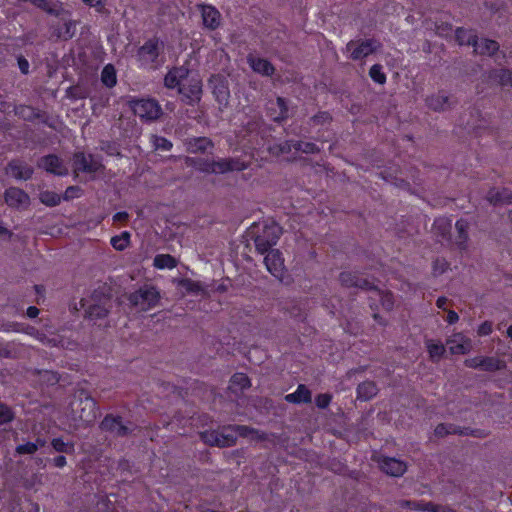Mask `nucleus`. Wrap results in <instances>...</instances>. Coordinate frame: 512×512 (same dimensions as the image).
<instances>
[{
    "mask_svg": "<svg viewBox=\"0 0 512 512\" xmlns=\"http://www.w3.org/2000/svg\"><path fill=\"white\" fill-rule=\"evenodd\" d=\"M185 164L200 172L212 174L213 160L200 157H186Z\"/></svg>",
    "mask_w": 512,
    "mask_h": 512,
    "instance_id": "33",
    "label": "nucleus"
},
{
    "mask_svg": "<svg viewBox=\"0 0 512 512\" xmlns=\"http://www.w3.org/2000/svg\"><path fill=\"white\" fill-rule=\"evenodd\" d=\"M153 145L155 149L169 151L172 149L173 144L170 140L162 136H153Z\"/></svg>",
    "mask_w": 512,
    "mask_h": 512,
    "instance_id": "58",
    "label": "nucleus"
},
{
    "mask_svg": "<svg viewBox=\"0 0 512 512\" xmlns=\"http://www.w3.org/2000/svg\"><path fill=\"white\" fill-rule=\"evenodd\" d=\"M186 152L190 154H212L215 147L213 140L209 137H189L183 142Z\"/></svg>",
    "mask_w": 512,
    "mask_h": 512,
    "instance_id": "11",
    "label": "nucleus"
},
{
    "mask_svg": "<svg viewBox=\"0 0 512 512\" xmlns=\"http://www.w3.org/2000/svg\"><path fill=\"white\" fill-rule=\"evenodd\" d=\"M455 228L457 230V237L455 244L460 250H466L468 245V229L469 222L466 219L460 218L455 223Z\"/></svg>",
    "mask_w": 512,
    "mask_h": 512,
    "instance_id": "27",
    "label": "nucleus"
},
{
    "mask_svg": "<svg viewBox=\"0 0 512 512\" xmlns=\"http://www.w3.org/2000/svg\"><path fill=\"white\" fill-rule=\"evenodd\" d=\"M101 430L110 432L119 437H125L131 434L132 429L122 422L119 415L107 414L100 423Z\"/></svg>",
    "mask_w": 512,
    "mask_h": 512,
    "instance_id": "9",
    "label": "nucleus"
},
{
    "mask_svg": "<svg viewBox=\"0 0 512 512\" xmlns=\"http://www.w3.org/2000/svg\"><path fill=\"white\" fill-rule=\"evenodd\" d=\"M249 234L254 238L256 250L260 254H266L276 245L281 234V228L276 224H264L260 232V225L254 223L249 228Z\"/></svg>",
    "mask_w": 512,
    "mask_h": 512,
    "instance_id": "2",
    "label": "nucleus"
},
{
    "mask_svg": "<svg viewBox=\"0 0 512 512\" xmlns=\"http://www.w3.org/2000/svg\"><path fill=\"white\" fill-rule=\"evenodd\" d=\"M401 507L426 512H456L455 510L448 506L438 505L432 502L415 500H403L401 501Z\"/></svg>",
    "mask_w": 512,
    "mask_h": 512,
    "instance_id": "21",
    "label": "nucleus"
},
{
    "mask_svg": "<svg viewBox=\"0 0 512 512\" xmlns=\"http://www.w3.org/2000/svg\"><path fill=\"white\" fill-rule=\"evenodd\" d=\"M427 105L430 109L434 111H445L450 108L451 104L449 102V96L446 94L439 92L436 95H432L427 98Z\"/></svg>",
    "mask_w": 512,
    "mask_h": 512,
    "instance_id": "31",
    "label": "nucleus"
},
{
    "mask_svg": "<svg viewBox=\"0 0 512 512\" xmlns=\"http://www.w3.org/2000/svg\"><path fill=\"white\" fill-rule=\"evenodd\" d=\"M229 429L235 433L236 436L248 437L256 432V429L246 425H229Z\"/></svg>",
    "mask_w": 512,
    "mask_h": 512,
    "instance_id": "56",
    "label": "nucleus"
},
{
    "mask_svg": "<svg viewBox=\"0 0 512 512\" xmlns=\"http://www.w3.org/2000/svg\"><path fill=\"white\" fill-rule=\"evenodd\" d=\"M67 95H68V97H70L72 99H84V98H86V92L82 88H80L78 86L70 87L67 90Z\"/></svg>",
    "mask_w": 512,
    "mask_h": 512,
    "instance_id": "61",
    "label": "nucleus"
},
{
    "mask_svg": "<svg viewBox=\"0 0 512 512\" xmlns=\"http://www.w3.org/2000/svg\"><path fill=\"white\" fill-rule=\"evenodd\" d=\"M376 41L373 39L350 41L347 50L351 51V59L360 60L376 51Z\"/></svg>",
    "mask_w": 512,
    "mask_h": 512,
    "instance_id": "14",
    "label": "nucleus"
},
{
    "mask_svg": "<svg viewBox=\"0 0 512 512\" xmlns=\"http://www.w3.org/2000/svg\"><path fill=\"white\" fill-rule=\"evenodd\" d=\"M500 48V45L497 41L492 39L484 38L481 40V43L477 47H475V50L480 55H487V56H493L495 55Z\"/></svg>",
    "mask_w": 512,
    "mask_h": 512,
    "instance_id": "39",
    "label": "nucleus"
},
{
    "mask_svg": "<svg viewBox=\"0 0 512 512\" xmlns=\"http://www.w3.org/2000/svg\"><path fill=\"white\" fill-rule=\"evenodd\" d=\"M426 347L429 357L433 362H438L446 351L445 346L441 342H434L433 340H427Z\"/></svg>",
    "mask_w": 512,
    "mask_h": 512,
    "instance_id": "41",
    "label": "nucleus"
},
{
    "mask_svg": "<svg viewBox=\"0 0 512 512\" xmlns=\"http://www.w3.org/2000/svg\"><path fill=\"white\" fill-rule=\"evenodd\" d=\"M129 303L142 311H149L160 301V292L153 285H144L128 296Z\"/></svg>",
    "mask_w": 512,
    "mask_h": 512,
    "instance_id": "5",
    "label": "nucleus"
},
{
    "mask_svg": "<svg viewBox=\"0 0 512 512\" xmlns=\"http://www.w3.org/2000/svg\"><path fill=\"white\" fill-rule=\"evenodd\" d=\"M128 104L133 113L146 122L157 121L163 114L159 102L153 98H133Z\"/></svg>",
    "mask_w": 512,
    "mask_h": 512,
    "instance_id": "4",
    "label": "nucleus"
},
{
    "mask_svg": "<svg viewBox=\"0 0 512 512\" xmlns=\"http://www.w3.org/2000/svg\"><path fill=\"white\" fill-rule=\"evenodd\" d=\"M369 75L378 84H384L386 82V75L382 71V66L380 64H374L370 70Z\"/></svg>",
    "mask_w": 512,
    "mask_h": 512,
    "instance_id": "50",
    "label": "nucleus"
},
{
    "mask_svg": "<svg viewBox=\"0 0 512 512\" xmlns=\"http://www.w3.org/2000/svg\"><path fill=\"white\" fill-rule=\"evenodd\" d=\"M482 356L468 358L464 361V365L468 368L480 369Z\"/></svg>",
    "mask_w": 512,
    "mask_h": 512,
    "instance_id": "64",
    "label": "nucleus"
},
{
    "mask_svg": "<svg viewBox=\"0 0 512 512\" xmlns=\"http://www.w3.org/2000/svg\"><path fill=\"white\" fill-rule=\"evenodd\" d=\"M105 169L102 159L93 154L77 151L72 156V171L75 177H80L81 174H85L94 179L103 175Z\"/></svg>",
    "mask_w": 512,
    "mask_h": 512,
    "instance_id": "1",
    "label": "nucleus"
},
{
    "mask_svg": "<svg viewBox=\"0 0 512 512\" xmlns=\"http://www.w3.org/2000/svg\"><path fill=\"white\" fill-rule=\"evenodd\" d=\"M264 264L274 277L281 279L284 273V259L279 250L272 249L267 252L264 257Z\"/></svg>",
    "mask_w": 512,
    "mask_h": 512,
    "instance_id": "15",
    "label": "nucleus"
},
{
    "mask_svg": "<svg viewBox=\"0 0 512 512\" xmlns=\"http://www.w3.org/2000/svg\"><path fill=\"white\" fill-rule=\"evenodd\" d=\"M340 283L345 287H355L362 290L370 291L374 289V284L368 279L361 278L354 272L344 271L339 276Z\"/></svg>",
    "mask_w": 512,
    "mask_h": 512,
    "instance_id": "20",
    "label": "nucleus"
},
{
    "mask_svg": "<svg viewBox=\"0 0 512 512\" xmlns=\"http://www.w3.org/2000/svg\"><path fill=\"white\" fill-rule=\"evenodd\" d=\"M101 81L105 86L109 88H112L116 85V70L113 65L108 64L103 68L101 72Z\"/></svg>",
    "mask_w": 512,
    "mask_h": 512,
    "instance_id": "43",
    "label": "nucleus"
},
{
    "mask_svg": "<svg viewBox=\"0 0 512 512\" xmlns=\"http://www.w3.org/2000/svg\"><path fill=\"white\" fill-rule=\"evenodd\" d=\"M177 259L170 254H157L153 259V266L156 269H174L177 267Z\"/></svg>",
    "mask_w": 512,
    "mask_h": 512,
    "instance_id": "34",
    "label": "nucleus"
},
{
    "mask_svg": "<svg viewBox=\"0 0 512 512\" xmlns=\"http://www.w3.org/2000/svg\"><path fill=\"white\" fill-rule=\"evenodd\" d=\"M8 206L21 209L29 204V194H0Z\"/></svg>",
    "mask_w": 512,
    "mask_h": 512,
    "instance_id": "36",
    "label": "nucleus"
},
{
    "mask_svg": "<svg viewBox=\"0 0 512 512\" xmlns=\"http://www.w3.org/2000/svg\"><path fill=\"white\" fill-rule=\"evenodd\" d=\"M101 430L110 432L119 437H125L131 434L132 429L122 422L119 415L107 414L100 423Z\"/></svg>",
    "mask_w": 512,
    "mask_h": 512,
    "instance_id": "10",
    "label": "nucleus"
},
{
    "mask_svg": "<svg viewBox=\"0 0 512 512\" xmlns=\"http://www.w3.org/2000/svg\"><path fill=\"white\" fill-rule=\"evenodd\" d=\"M332 120L333 117L328 111H320L310 119V121L316 126L329 124Z\"/></svg>",
    "mask_w": 512,
    "mask_h": 512,
    "instance_id": "51",
    "label": "nucleus"
},
{
    "mask_svg": "<svg viewBox=\"0 0 512 512\" xmlns=\"http://www.w3.org/2000/svg\"><path fill=\"white\" fill-rule=\"evenodd\" d=\"M219 432V447H231L236 444L237 436L229 429V425L224 426Z\"/></svg>",
    "mask_w": 512,
    "mask_h": 512,
    "instance_id": "42",
    "label": "nucleus"
},
{
    "mask_svg": "<svg viewBox=\"0 0 512 512\" xmlns=\"http://www.w3.org/2000/svg\"><path fill=\"white\" fill-rule=\"evenodd\" d=\"M190 70L187 66H174L164 77V86L168 89H179L182 86V81L188 79Z\"/></svg>",
    "mask_w": 512,
    "mask_h": 512,
    "instance_id": "16",
    "label": "nucleus"
},
{
    "mask_svg": "<svg viewBox=\"0 0 512 512\" xmlns=\"http://www.w3.org/2000/svg\"><path fill=\"white\" fill-rule=\"evenodd\" d=\"M264 125V120L261 116H254L250 118L244 125L243 130L246 135H251L254 133H258L261 127Z\"/></svg>",
    "mask_w": 512,
    "mask_h": 512,
    "instance_id": "46",
    "label": "nucleus"
},
{
    "mask_svg": "<svg viewBox=\"0 0 512 512\" xmlns=\"http://www.w3.org/2000/svg\"><path fill=\"white\" fill-rule=\"evenodd\" d=\"M100 149L110 156H121L119 146L115 142L102 141Z\"/></svg>",
    "mask_w": 512,
    "mask_h": 512,
    "instance_id": "57",
    "label": "nucleus"
},
{
    "mask_svg": "<svg viewBox=\"0 0 512 512\" xmlns=\"http://www.w3.org/2000/svg\"><path fill=\"white\" fill-rule=\"evenodd\" d=\"M50 445L55 452L66 455H74L76 451L75 442L72 440L64 441L63 437L53 438Z\"/></svg>",
    "mask_w": 512,
    "mask_h": 512,
    "instance_id": "32",
    "label": "nucleus"
},
{
    "mask_svg": "<svg viewBox=\"0 0 512 512\" xmlns=\"http://www.w3.org/2000/svg\"><path fill=\"white\" fill-rule=\"evenodd\" d=\"M178 93L183 95L189 105L197 104L202 98V81L197 77H188V83L179 86Z\"/></svg>",
    "mask_w": 512,
    "mask_h": 512,
    "instance_id": "7",
    "label": "nucleus"
},
{
    "mask_svg": "<svg viewBox=\"0 0 512 512\" xmlns=\"http://www.w3.org/2000/svg\"><path fill=\"white\" fill-rule=\"evenodd\" d=\"M251 386V380L247 376V374L242 372H237L231 376L230 379V389L235 391L238 389L239 391H244Z\"/></svg>",
    "mask_w": 512,
    "mask_h": 512,
    "instance_id": "38",
    "label": "nucleus"
},
{
    "mask_svg": "<svg viewBox=\"0 0 512 512\" xmlns=\"http://www.w3.org/2000/svg\"><path fill=\"white\" fill-rule=\"evenodd\" d=\"M450 264L445 258H436L432 264V271L435 276L443 274L449 269Z\"/></svg>",
    "mask_w": 512,
    "mask_h": 512,
    "instance_id": "54",
    "label": "nucleus"
},
{
    "mask_svg": "<svg viewBox=\"0 0 512 512\" xmlns=\"http://www.w3.org/2000/svg\"><path fill=\"white\" fill-rule=\"evenodd\" d=\"M77 397L78 400L71 403L72 411L86 424L93 423L99 410L97 402L85 390H80Z\"/></svg>",
    "mask_w": 512,
    "mask_h": 512,
    "instance_id": "3",
    "label": "nucleus"
},
{
    "mask_svg": "<svg viewBox=\"0 0 512 512\" xmlns=\"http://www.w3.org/2000/svg\"><path fill=\"white\" fill-rule=\"evenodd\" d=\"M248 168V163L240 158H220L213 160L212 174H225L229 172H239Z\"/></svg>",
    "mask_w": 512,
    "mask_h": 512,
    "instance_id": "8",
    "label": "nucleus"
},
{
    "mask_svg": "<svg viewBox=\"0 0 512 512\" xmlns=\"http://www.w3.org/2000/svg\"><path fill=\"white\" fill-rule=\"evenodd\" d=\"M357 398L361 401H369L378 393V387L374 381H364L357 386Z\"/></svg>",
    "mask_w": 512,
    "mask_h": 512,
    "instance_id": "30",
    "label": "nucleus"
},
{
    "mask_svg": "<svg viewBox=\"0 0 512 512\" xmlns=\"http://www.w3.org/2000/svg\"><path fill=\"white\" fill-rule=\"evenodd\" d=\"M492 323L490 321H484L481 323L477 329V333L479 336H488L492 333Z\"/></svg>",
    "mask_w": 512,
    "mask_h": 512,
    "instance_id": "62",
    "label": "nucleus"
},
{
    "mask_svg": "<svg viewBox=\"0 0 512 512\" xmlns=\"http://www.w3.org/2000/svg\"><path fill=\"white\" fill-rule=\"evenodd\" d=\"M379 467L384 473L393 477H400L407 470L406 463L394 457H384L380 460Z\"/></svg>",
    "mask_w": 512,
    "mask_h": 512,
    "instance_id": "22",
    "label": "nucleus"
},
{
    "mask_svg": "<svg viewBox=\"0 0 512 512\" xmlns=\"http://www.w3.org/2000/svg\"><path fill=\"white\" fill-rule=\"evenodd\" d=\"M180 285L189 293L198 294L202 291L201 283L192 279H182Z\"/></svg>",
    "mask_w": 512,
    "mask_h": 512,
    "instance_id": "52",
    "label": "nucleus"
},
{
    "mask_svg": "<svg viewBox=\"0 0 512 512\" xmlns=\"http://www.w3.org/2000/svg\"><path fill=\"white\" fill-rule=\"evenodd\" d=\"M38 450V445L33 442H26L19 444L15 448V452L18 455H32Z\"/></svg>",
    "mask_w": 512,
    "mask_h": 512,
    "instance_id": "53",
    "label": "nucleus"
},
{
    "mask_svg": "<svg viewBox=\"0 0 512 512\" xmlns=\"http://www.w3.org/2000/svg\"><path fill=\"white\" fill-rule=\"evenodd\" d=\"M209 83L212 85V93L216 100L222 104L227 103L229 99V89L226 80L219 75H213Z\"/></svg>",
    "mask_w": 512,
    "mask_h": 512,
    "instance_id": "23",
    "label": "nucleus"
},
{
    "mask_svg": "<svg viewBox=\"0 0 512 512\" xmlns=\"http://www.w3.org/2000/svg\"><path fill=\"white\" fill-rule=\"evenodd\" d=\"M333 395L331 393H320L315 397V405L319 409H326L332 402Z\"/></svg>",
    "mask_w": 512,
    "mask_h": 512,
    "instance_id": "59",
    "label": "nucleus"
},
{
    "mask_svg": "<svg viewBox=\"0 0 512 512\" xmlns=\"http://www.w3.org/2000/svg\"><path fill=\"white\" fill-rule=\"evenodd\" d=\"M6 175L17 180H28L32 177L34 169L21 159H13L5 168Z\"/></svg>",
    "mask_w": 512,
    "mask_h": 512,
    "instance_id": "12",
    "label": "nucleus"
},
{
    "mask_svg": "<svg viewBox=\"0 0 512 512\" xmlns=\"http://www.w3.org/2000/svg\"><path fill=\"white\" fill-rule=\"evenodd\" d=\"M130 233L123 231L120 235H115L111 238L110 244L117 251L125 250L130 244Z\"/></svg>",
    "mask_w": 512,
    "mask_h": 512,
    "instance_id": "44",
    "label": "nucleus"
},
{
    "mask_svg": "<svg viewBox=\"0 0 512 512\" xmlns=\"http://www.w3.org/2000/svg\"><path fill=\"white\" fill-rule=\"evenodd\" d=\"M285 400L292 404H308L312 401V393L304 384H299L293 393L285 395Z\"/></svg>",
    "mask_w": 512,
    "mask_h": 512,
    "instance_id": "26",
    "label": "nucleus"
},
{
    "mask_svg": "<svg viewBox=\"0 0 512 512\" xmlns=\"http://www.w3.org/2000/svg\"><path fill=\"white\" fill-rule=\"evenodd\" d=\"M15 418L13 409L0 401V426L11 423Z\"/></svg>",
    "mask_w": 512,
    "mask_h": 512,
    "instance_id": "48",
    "label": "nucleus"
},
{
    "mask_svg": "<svg viewBox=\"0 0 512 512\" xmlns=\"http://www.w3.org/2000/svg\"><path fill=\"white\" fill-rule=\"evenodd\" d=\"M276 103H277V106L279 107L280 112H279V115L274 118V121L282 122L288 118V112H289L288 105H287L286 100L283 97H277Z\"/></svg>",
    "mask_w": 512,
    "mask_h": 512,
    "instance_id": "55",
    "label": "nucleus"
},
{
    "mask_svg": "<svg viewBox=\"0 0 512 512\" xmlns=\"http://www.w3.org/2000/svg\"><path fill=\"white\" fill-rule=\"evenodd\" d=\"M38 167L54 175L63 176L68 174V168L63 160L55 155L49 154L38 160Z\"/></svg>",
    "mask_w": 512,
    "mask_h": 512,
    "instance_id": "13",
    "label": "nucleus"
},
{
    "mask_svg": "<svg viewBox=\"0 0 512 512\" xmlns=\"http://www.w3.org/2000/svg\"><path fill=\"white\" fill-rule=\"evenodd\" d=\"M502 367L501 361L492 356H482L480 369L487 372H494L500 370Z\"/></svg>",
    "mask_w": 512,
    "mask_h": 512,
    "instance_id": "45",
    "label": "nucleus"
},
{
    "mask_svg": "<svg viewBox=\"0 0 512 512\" xmlns=\"http://www.w3.org/2000/svg\"><path fill=\"white\" fill-rule=\"evenodd\" d=\"M163 43L157 37L147 40L137 51V56L145 64L157 63Z\"/></svg>",
    "mask_w": 512,
    "mask_h": 512,
    "instance_id": "6",
    "label": "nucleus"
},
{
    "mask_svg": "<svg viewBox=\"0 0 512 512\" xmlns=\"http://www.w3.org/2000/svg\"><path fill=\"white\" fill-rule=\"evenodd\" d=\"M434 433L437 437H444L452 434L459 435H472L479 437L481 436L480 430H475L469 427H460L454 424L440 423L436 426Z\"/></svg>",
    "mask_w": 512,
    "mask_h": 512,
    "instance_id": "18",
    "label": "nucleus"
},
{
    "mask_svg": "<svg viewBox=\"0 0 512 512\" xmlns=\"http://www.w3.org/2000/svg\"><path fill=\"white\" fill-rule=\"evenodd\" d=\"M80 305L85 309V316L90 320L103 319L108 315V309L101 303L88 305V300L81 299Z\"/></svg>",
    "mask_w": 512,
    "mask_h": 512,
    "instance_id": "25",
    "label": "nucleus"
},
{
    "mask_svg": "<svg viewBox=\"0 0 512 512\" xmlns=\"http://www.w3.org/2000/svg\"><path fill=\"white\" fill-rule=\"evenodd\" d=\"M455 37L460 45H467L477 47L478 37L473 34L472 31L464 28H457L455 31Z\"/></svg>",
    "mask_w": 512,
    "mask_h": 512,
    "instance_id": "37",
    "label": "nucleus"
},
{
    "mask_svg": "<svg viewBox=\"0 0 512 512\" xmlns=\"http://www.w3.org/2000/svg\"><path fill=\"white\" fill-rule=\"evenodd\" d=\"M436 32L441 36L448 35L452 32V25L448 22H441L436 24Z\"/></svg>",
    "mask_w": 512,
    "mask_h": 512,
    "instance_id": "63",
    "label": "nucleus"
},
{
    "mask_svg": "<svg viewBox=\"0 0 512 512\" xmlns=\"http://www.w3.org/2000/svg\"><path fill=\"white\" fill-rule=\"evenodd\" d=\"M371 291H374L377 294V296L379 297V300L381 302V305L386 310H391L393 308L394 298H393V294L391 292L380 290V289L376 288L375 286H374V289H372Z\"/></svg>",
    "mask_w": 512,
    "mask_h": 512,
    "instance_id": "47",
    "label": "nucleus"
},
{
    "mask_svg": "<svg viewBox=\"0 0 512 512\" xmlns=\"http://www.w3.org/2000/svg\"><path fill=\"white\" fill-rule=\"evenodd\" d=\"M451 227V220L443 217L436 218L433 223L434 233L443 239L450 235Z\"/></svg>",
    "mask_w": 512,
    "mask_h": 512,
    "instance_id": "40",
    "label": "nucleus"
},
{
    "mask_svg": "<svg viewBox=\"0 0 512 512\" xmlns=\"http://www.w3.org/2000/svg\"><path fill=\"white\" fill-rule=\"evenodd\" d=\"M15 114L25 121H39L48 124L49 116L45 111H41L29 105H19L15 108Z\"/></svg>",
    "mask_w": 512,
    "mask_h": 512,
    "instance_id": "19",
    "label": "nucleus"
},
{
    "mask_svg": "<svg viewBox=\"0 0 512 512\" xmlns=\"http://www.w3.org/2000/svg\"><path fill=\"white\" fill-rule=\"evenodd\" d=\"M488 79L501 86H512V70L506 68L492 69L488 73Z\"/></svg>",
    "mask_w": 512,
    "mask_h": 512,
    "instance_id": "28",
    "label": "nucleus"
},
{
    "mask_svg": "<svg viewBox=\"0 0 512 512\" xmlns=\"http://www.w3.org/2000/svg\"><path fill=\"white\" fill-rule=\"evenodd\" d=\"M449 351L453 355H464L472 348L471 340L462 333H454L447 339Z\"/></svg>",
    "mask_w": 512,
    "mask_h": 512,
    "instance_id": "17",
    "label": "nucleus"
},
{
    "mask_svg": "<svg viewBox=\"0 0 512 512\" xmlns=\"http://www.w3.org/2000/svg\"><path fill=\"white\" fill-rule=\"evenodd\" d=\"M219 430L204 431L201 433V440L210 445L219 447Z\"/></svg>",
    "mask_w": 512,
    "mask_h": 512,
    "instance_id": "49",
    "label": "nucleus"
},
{
    "mask_svg": "<svg viewBox=\"0 0 512 512\" xmlns=\"http://www.w3.org/2000/svg\"><path fill=\"white\" fill-rule=\"evenodd\" d=\"M40 201L50 207L56 206L61 203L62 200L69 201L81 194H39Z\"/></svg>",
    "mask_w": 512,
    "mask_h": 512,
    "instance_id": "35",
    "label": "nucleus"
},
{
    "mask_svg": "<svg viewBox=\"0 0 512 512\" xmlns=\"http://www.w3.org/2000/svg\"><path fill=\"white\" fill-rule=\"evenodd\" d=\"M203 24L210 30H216L220 26V12L211 5L202 6Z\"/></svg>",
    "mask_w": 512,
    "mask_h": 512,
    "instance_id": "24",
    "label": "nucleus"
},
{
    "mask_svg": "<svg viewBox=\"0 0 512 512\" xmlns=\"http://www.w3.org/2000/svg\"><path fill=\"white\" fill-rule=\"evenodd\" d=\"M292 149L291 141H285L282 144L275 145L274 147L270 148V151L273 154L280 155V154H286L289 153Z\"/></svg>",
    "mask_w": 512,
    "mask_h": 512,
    "instance_id": "60",
    "label": "nucleus"
},
{
    "mask_svg": "<svg viewBox=\"0 0 512 512\" xmlns=\"http://www.w3.org/2000/svg\"><path fill=\"white\" fill-rule=\"evenodd\" d=\"M248 61L254 72L264 76H272L275 72L273 64L266 59L249 57Z\"/></svg>",
    "mask_w": 512,
    "mask_h": 512,
    "instance_id": "29",
    "label": "nucleus"
}]
</instances>
